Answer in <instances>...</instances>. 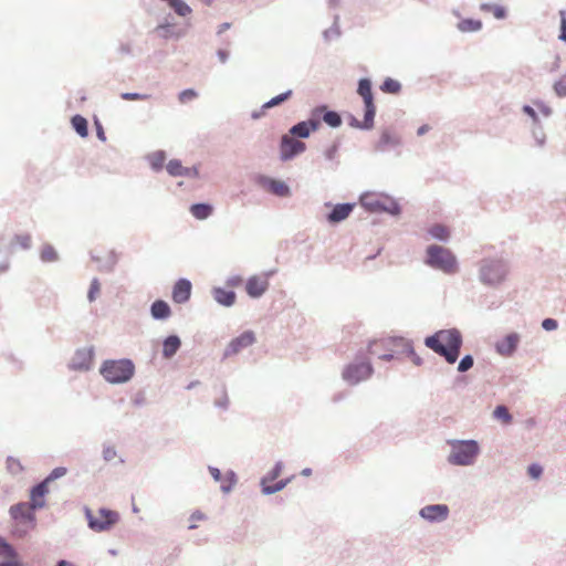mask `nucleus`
I'll return each mask as SVG.
<instances>
[{
    "instance_id": "obj_4",
    "label": "nucleus",
    "mask_w": 566,
    "mask_h": 566,
    "mask_svg": "<svg viewBox=\"0 0 566 566\" xmlns=\"http://www.w3.org/2000/svg\"><path fill=\"white\" fill-rule=\"evenodd\" d=\"M99 374L109 384H125L135 374V364L129 358L106 359L99 367Z\"/></svg>"
},
{
    "instance_id": "obj_55",
    "label": "nucleus",
    "mask_w": 566,
    "mask_h": 566,
    "mask_svg": "<svg viewBox=\"0 0 566 566\" xmlns=\"http://www.w3.org/2000/svg\"><path fill=\"white\" fill-rule=\"evenodd\" d=\"M560 18L558 40L566 43V10H559Z\"/></svg>"
},
{
    "instance_id": "obj_19",
    "label": "nucleus",
    "mask_w": 566,
    "mask_h": 566,
    "mask_svg": "<svg viewBox=\"0 0 566 566\" xmlns=\"http://www.w3.org/2000/svg\"><path fill=\"white\" fill-rule=\"evenodd\" d=\"M192 284L188 279H179L172 287V300L177 304H184L190 300Z\"/></svg>"
},
{
    "instance_id": "obj_54",
    "label": "nucleus",
    "mask_w": 566,
    "mask_h": 566,
    "mask_svg": "<svg viewBox=\"0 0 566 566\" xmlns=\"http://www.w3.org/2000/svg\"><path fill=\"white\" fill-rule=\"evenodd\" d=\"M7 468L12 474H19L23 471V467L20 461L13 457L7 458Z\"/></svg>"
},
{
    "instance_id": "obj_13",
    "label": "nucleus",
    "mask_w": 566,
    "mask_h": 566,
    "mask_svg": "<svg viewBox=\"0 0 566 566\" xmlns=\"http://www.w3.org/2000/svg\"><path fill=\"white\" fill-rule=\"evenodd\" d=\"M255 342V335L252 331H245L238 337L231 339L223 353V358H228L232 355L240 353L242 349L248 348Z\"/></svg>"
},
{
    "instance_id": "obj_36",
    "label": "nucleus",
    "mask_w": 566,
    "mask_h": 566,
    "mask_svg": "<svg viewBox=\"0 0 566 566\" xmlns=\"http://www.w3.org/2000/svg\"><path fill=\"white\" fill-rule=\"evenodd\" d=\"M339 14H334L332 27L323 32V38L326 42L333 39H338L342 35V31L339 28Z\"/></svg>"
},
{
    "instance_id": "obj_2",
    "label": "nucleus",
    "mask_w": 566,
    "mask_h": 566,
    "mask_svg": "<svg viewBox=\"0 0 566 566\" xmlns=\"http://www.w3.org/2000/svg\"><path fill=\"white\" fill-rule=\"evenodd\" d=\"M423 263L448 275L455 274L459 271L457 255L449 248L439 244L427 247Z\"/></svg>"
},
{
    "instance_id": "obj_56",
    "label": "nucleus",
    "mask_w": 566,
    "mask_h": 566,
    "mask_svg": "<svg viewBox=\"0 0 566 566\" xmlns=\"http://www.w3.org/2000/svg\"><path fill=\"white\" fill-rule=\"evenodd\" d=\"M543 467L539 463H532L527 467V474L533 480H538L543 474Z\"/></svg>"
},
{
    "instance_id": "obj_12",
    "label": "nucleus",
    "mask_w": 566,
    "mask_h": 566,
    "mask_svg": "<svg viewBox=\"0 0 566 566\" xmlns=\"http://www.w3.org/2000/svg\"><path fill=\"white\" fill-rule=\"evenodd\" d=\"M94 347H83L75 350L69 363V368L74 371H87L92 368Z\"/></svg>"
},
{
    "instance_id": "obj_59",
    "label": "nucleus",
    "mask_w": 566,
    "mask_h": 566,
    "mask_svg": "<svg viewBox=\"0 0 566 566\" xmlns=\"http://www.w3.org/2000/svg\"><path fill=\"white\" fill-rule=\"evenodd\" d=\"M522 112L527 115L528 117L532 118V122H533V125H539L541 120H539V117H538V114L537 112L534 109V107H532L531 105H523L522 107Z\"/></svg>"
},
{
    "instance_id": "obj_11",
    "label": "nucleus",
    "mask_w": 566,
    "mask_h": 566,
    "mask_svg": "<svg viewBox=\"0 0 566 566\" xmlns=\"http://www.w3.org/2000/svg\"><path fill=\"white\" fill-rule=\"evenodd\" d=\"M36 509H32L29 502H18L10 506L9 515L14 522L30 525V527L36 526Z\"/></svg>"
},
{
    "instance_id": "obj_20",
    "label": "nucleus",
    "mask_w": 566,
    "mask_h": 566,
    "mask_svg": "<svg viewBox=\"0 0 566 566\" xmlns=\"http://www.w3.org/2000/svg\"><path fill=\"white\" fill-rule=\"evenodd\" d=\"M49 493V486L46 482H39L30 489V501L32 509H43L45 506L44 496Z\"/></svg>"
},
{
    "instance_id": "obj_60",
    "label": "nucleus",
    "mask_w": 566,
    "mask_h": 566,
    "mask_svg": "<svg viewBox=\"0 0 566 566\" xmlns=\"http://www.w3.org/2000/svg\"><path fill=\"white\" fill-rule=\"evenodd\" d=\"M338 149H339V142L336 140L333 143V145H331L325 151H324V156L327 160L332 161L336 158V155L338 153Z\"/></svg>"
},
{
    "instance_id": "obj_22",
    "label": "nucleus",
    "mask_w": 566,
    "mask_h": 566,
    "mask_svg": "<svg viewBox=\"0 0 566 566\" xmlns=\"http://www.w3.org/2000/svg\"><path fill=\"white\" fill-rule=\"evenodd\" d=\"M375 116H376V113L369 112V114H368L367 109L364 108L363 120L357 119V117L354 116L353 114H348V116H347L348 125L356 129L370 130L374 128V125H375Z\"/></svg>"
},
{
    "instance_id": "obj_43",
    "label": "nucleus",
    "mask_w": 566,
    "mask_h": 566,
    "mask_svg": "<svg viewBox=\"0 0 566 566\" xmlns=\"http://www.w3.org/2000/svg\"><path fill=\"white\" fill-rule=\"evenodd\" d=\"M493 417L497 420H502L505 423L512 421L513 417L510 413L509 409L504 405H499L493 410Z\"/></svg>"
},
{
    "instance_id": "obj_15",
    "label": "nucleus",
    "mask_w": 566,
    "mask_h": 566,
    "mask_svg": "<svg viewBox=\"0 0 566 566\" xmlns=\"http://www.w3.org/2000/svg\"><path fill=\"white\" fill-rule=\"evenodd\" d=\"M402 145L400 135L394 133L390 128H384L380 133L378 142L375 144V150L386 153L390 149L398 148Z\"/></svg>"
},
{
    "instance_id": "obj_26",
    "label": "nucleus",
    "mask_w": 566,
    "mask_h": 566,
    "mask_svg": "<svg viewBox=\"0 0 566 566\" xmlns=\"http://www.w3.org/2000/svg\"><path fill=\"white\" fill-rule=\"evenodd\" d=\"M189 211L197 220H206L213 213V206L208 202H196L190 206Z\"/></svg>"
},
{
    "instance_id": "obj_37",
    "label": "nucleus",
    "mask_w": 566,
    "mask_h": 566,
    "mask_svg": "<svg viewBox=\"0 0 566 566\" xmlns=\"http://www.w3.org/2000/svg\"><path fill=\"white\" fill-rule=\"evenodd\" d=\"M429 234L441 242H448L450 238V232L447 227L443 224H434L429 229Z\"/></svg>"
},
{
    "instance_id": "obj_33",
    "label": "nucleus",
    "mask_w": 566,
    "mask_h": 566,
    "mask_svg": "<svg viewBox=\"0 0 566 566\" xmlns=\"http://www.w3.org/2000/svg\"><path fill=\"white\" fill-rule=\"evenodd\" d=\"M481 10L484 12H492L494 18L497 20H504L507 17V10L504 6L495 4V3H482Z\"/></svg>"
},
{
    "instance_id": "obj_63",
    "label": "nucleus",
    "mask_w": 566,
    "mask_h": 566,
    "mask_svg": "<svg viewBox=\"0 0 566 566\" xmlns=\"http://www.w3.org/2000/svg\"><path fill=\"white\" fill-rule=\"evenodd\" d=\"M214 406L222 410H227L229 408V398H228L226 388L222 389V397L219 399H216Z\"/></svg>"
},
{
    "instance_id": "obj_44",
    "label": "nucleus",
    "mask_w": 566,
    "mask_h": 566,
    "mask_svg": "<svg viewBox=\"0 0 566 566\" xmlns=\"http://www.w3.org/2000/svg\"><path fill=\"white\" fill-rule=\"evenodd\" d=\"M167 172L172 177H181L184 166L179 159H171L166 165Z\"/></svg>"
},
{
    "instance_id": "obj_39",
    "label": "nucleus",
    "mask_w": 566,
    "mask_h": 566,
    "mask_svg": "<svg viewBox=\"0 0 566 566\" xmlns=\"http://www.w3.org/2000/svg\"><path fill=\"white\" fill-rule=\"evenodd\" d=\"M292 94H293L292 90H287L283 93L272 97L271 99H269L268 102H265L263 104V109H269V108L281 105L282 103L286 102L292 96Z\"/></svg>"
},
{
    "instance_id": "obj_64",
    "label": "nucleus",
    "mask_w": 566,
    "mask_h": 566,
    "mask_svg": "<svg viewBox=\"0 0 566 566\" xmlns=\"http://www.w3.org/2000/svg\"><path fill=\"white\" fill-rule=\"evenodd\" d=\"M116 455H117V451L114 447L107 446V447L103 448V459L106 462L112 461L113 459L116 458Z\"/></svg>"
},
{
    "instance_id": "obj_31",
    "label": "nucleus",
    "mask_w": 566,
    "mask_h": 566,
    "mask_svg": "<svg viewBox=\"0 0 566 566\" xmlns=\"http://www.w3.org/2000/svg\"><path fill=\"white\" fill-rule=\"evenodd\" d=\"M457 27L458 30L463 33L478 32L482 29V21L478 19L467 18L462 19Z\"/></svg>"
},
{
    "instance_id": "obj_16",
    "label": "nucleus",
    "mask_w": 566,
    "mask_h": 566,
    "mask_svg": "<svg viewBox=\"0 0 566 566\" xmlns=\"http://www.w3.org/2000/svg\"><path fill=\"white\" fill-rule=\"evenodd\" d=\"M520 340L521 336L518 333H509L503 338L495 342V352L503 357H510L516 352Z\"/></svg>"
},
{
    "instance_id": "obj_52",
    "label": "nucleus",
    "mask_w": 566,
    "mask_h": 566,
    "mask_svg": "<svg viewBox=\"0 0 566 566\" xmlns=\"http://www.w3.org/2000/svg\"><path fill=\"white\" fill-rule=\"evenodd\" d=\"M15 526L12 528L11 533L12 535L23 538L28 535V533L33 530L34 527H30L28 524L15 522Z\"/></svg>"
},
{
    "instance_id": "obj_34",
    "label": "nucleus",
    "mask_w": 566,
    "mask_h": 566,
    "mask_svg": "<svg viewBox=\"0 0 566 566\" xmlns=\"http://www.w3.org/2000/svg\"><path fill=\"white\" fill-rule=\"evenodd\" d=\"M147 160L154 171H159L164 167L166 153L164 150L154 151L147 155Z\"/></svg>"
},
{
    "instance_id": "obj_61",
    "label": "nucleus",
    "mask_w": 566,
    "mask_h": 566,
    "mask_svg": "<svg viewBox=\"0 0 566 566\" xmlns=\"http://www.w3.org/2000/svg\"><path fill=\"white\" fill-rule=\"evenodd\" d=\"M541 325L542 328L546 332H552L558 328L557 319L551 317L544 318Z\"/></svg>"
},
{
    "instance_id": "obj_58",
    "label": "nucleus",
    "mask_w": 566,
    "mask_h": 566,
    "mask_svg": "<svg viewBox=\"0 0 566 566\" xmlns=\"http://www.w3.org/2000/svg\"><path fill=\"white\" fill-rule=\"evenodd\" d=\"M120 97L125 101H146L150 97L148 94H140L136 92L122 93Z\"/></svg>"
},
{
    "instance_id": "obj_35",
    "label": "nucleus",
    "mask_w": 566,
    "mask_h": 566,
    "mask_svg": "<svg viewBox=\"0 0 566 566\" xmlns=\"http://www.w3.org/2000/svg\"><path fill=\"white\" fill-rule=\"evenodd\" d=\"M291 482V478L282 479L275 482L272 485H269L268 483H260L261 491L264 495H272L280 491H282L289 483Z\"/></svg>"
},
{
    "instance_id": "obj_45",
    "label": "nucleus",
    "mask_w": 566,
    "mask_h": 566,
    "mask_svg": "<svg viewBox=\"0 0 566 566\" xmlns=\"http://www.w3.org/2000/svg\"><path fill=\"white\" fill-rule=\"evenodd\" d=\"M117 263V256L114 251H111L107 259L104 262H101L98 265V270L102 272H112Z\"/></svg>"
},
{
    "instance_id": "obj_62",
    "label": "nucleus",
    "mask_w": 566,
    "mask_h": 566,
    "mask_svg": "<svg viewBox=\"0 0 566 566\" xmlns=\"http://www.w3.org/2000/svg\"><path fill=\"white\" fill-rule=\"evenodd\" d=\"M534 105L545 117H549L553 114L552 107H549L546 103H544L541 99L534 101Z\"/></svg>"
},
{
    "instance_id": "obj_21",
    "label": "nucleus",
    "mask_w": 566,
    "mask_h": 566,
    "mask_svg": "<svg viewBox=\"0 0 566 566\" xmlns=\"http://www.w3.org/2000/svg\"><path fill=\"white\" fill-rule=\"evenodd\" d=\"M269 289L266 279L261 280L259 276H250L245 284L247 294L252 298H260Z\"/></svg>"
},
{
    "instance_id": "obj_18",
    "label": "nucleus",
    "mask_w": 566,
    "mask_h": 566,
    "mask_svg": "<svg viewBox=\"0 0 566 566\" xmlns=\"http://www.w3.org/2000/svg\"><path fill=\"white\" fill-rule=\"evenodd\" d=\"M355 203L344 202L336 203L332 207L331 211L326 214V220L331 224H337L346 220L353 212Z\"/></svg>"
},
{
    "instance_id": "obj_10",
    "label": "nucleus",
    "mask_w": 566,
    "mask_h": 566,
    "mask_svg": "<svg viewBox=\"0 0 566 566\" xmlns=\"http://www.w3.org/2000/svg\"><path fill=\"white\" fill-rule=\"evenodd\" d=\"M253 180L258 186L266 189L276 197L286 198L291 196V188L285 181L277 180L262 174H256Z\"/></svg>"
},
{
    "instance_id": "obj_7",
    "label": "nucleus",
    "mask_w": 566,
    "mask_h": 566,
    "mask_svg": "<svg viewBox=\"0 0 566 566\" xmlns=\"http://www.w3.org/2000/svg\"><path fill=\"white\" fill-rule=\"evenodd\" d=\"M84 512H85V517L87 520L88 527L92 531L98 532V533L108 531L119 520V515L117 512L106 509V507L99 509L98 512H99L101 517L94 516L92 511L87 506L84 507Z\"/></svg>"
},
{
    "instance_id": "obj_30",
    "label": "nucleus",
    "mask_w": 566,
    "mask_h": 566,
    "mask_svg": "<svg viewBox=\"0 0 566 566\" xmlns=\"http://www.w3.org/2000/svg\"><path fill=\"white\" fill-rule=\"evenodd\" d=\"M323 111H324V104L314 107L311 111L310 117L305 120L313 133L316 132L321 127V123L323 122V119H322Z\"/></svg>"
},
{
    "instance_id": "obj_28",
    "label": "nucleus",
    "mask_w": 566,
    "mask_h": 566,
    "mask_svg": "<svg viewBox=\"0 0 566 566\" xmlns=\"http://www.w3.org/2000/svg\"><path fill=\"white\" fill-rule=\"evenodd\" d=\"M313 132L311 130L310 126L305 120H301L296 124H294L290 129L289 134L291 137L295 139H305L311 136Z\"/></svg>"
},
{
    "instance_id": "obj_32",
    "label": "nucleus",
    "mask_w": 566,
    "mask_h": 566,
    "mask_svg": "<svg viewBox=\"0 0 566 566\" xmlns=\"http://www.w3.org/2000/svg\"><path fill=\"white\" fill-rule=\"evenodd\" d=\"M73 129L81 136L86 137L88 135V122L82 115H74L71 118Z\"/></svg>"
},
{
    "instance_id": "obj_50",
    "label": "nucleus",
    "mask_w": 566,
    "mask_h": 566,
    "mask_svg": "<svg viewBox=\"0 0 566 566\" xmlns=\"http://www.w3.org/2000/svg\"><path fill=\"white\" fill-rule=\"evenodd\" d=\"M474 365V358L472 355L468 354V355H464L459 364H458V371L459 373H467L468 370H470Z\"/></svg>"
},
{
    "instance_id": "obj_42",
    "label": "nucleus",
    "mask_w": 566,
    "mask_h": 566,
    "mask_svg": "<svg viewBox=\"0 0 566 566\" xmlns=\"http://www.w3.org/2000/svg\"><path fill=\"white\" fill-rule=\"evenodd\" d=\"M282 470H283V462L277 461L274 464V467L266 473V475L261 478L260 483H268L269 481L276 480L281 475Z\"/></svg>"
},
{
    "instance_id": "obj_23",
    "label": "nucleus",
    "mask_w": 566,
    "mask_h": 566,
    "mask_svg": "<svg viewBox=\"0 0 566 566\" xmlns=\"http://www.w3.org/2000/svg\"><path fill=\"white\" fill-rule=\"evenodd\" d=\"M212 296L218 304L224 307H231L237 300V294L233 290H227L220 286L212 289Z\"/></svg>"
},
{
    "instance_id": "obj_1",
    "label": "nucleus",
    "mask_w": 566,
    "mask_h": 566,
    "mask_svg": "<svg viewBox=\"0 0 566 566\" xmlns=\"http://www.w3.org/2000/svg\"><path fill=\"white\" fill-rule=\"evenodd\" d=\"M424 345L439 356L443 357L448 364H454L463 345L461 332L453 327L439 329L424 338Z\"/></svg>"
},
{
    "instance_id": "obj_57",
    "label": "nucleus",
    "mask_w": 566,
    "mask_h": 566,
    "mask_svg": "<svg viewBox=\"0 0 566 566\" xmlns=\"http://www.w3.org/2000/svg\"><path fill=\"white\" fill-rule=\"evenodd\" d=\"M197 96L198 93L193 88H186L179 93L178 99L180 103H188L195 99Z\"/></svg>"
},
{
    "instance_id": "obj_8",
    "label": "nucleus",
    "mask_w": 566,
    "mask_h": 566,
    "mask_svg": "<svg viewBox=\"0 0 566 566\" xmlns=\"http://www.w3.org/2000/svg\"><path fill=\"white\" fill-rule=\"evenodd\" d=\"M361 206L370 212L388 213L392 217H398L401 213V206L399 202L387 196L386 200L360 198Z\"/></svg>"
},
{
    "instance_id": "obj_38",
    "label": "nucleus",
    "mask_w": 566,
    "mask_h": 566,
    "mask_svg": "<svg viewBox=\"0 0 566 566\" xmlns=\"http://www.w3.org/2000/svg\"><path fill=\"white\" fill-rule=\"evenodd\" d=\"M40 259L44 263L56 262L59 254L53 245L45 243L41 249Z\"/></svg>"
},
{
    "instance_id": "obj_40",
    "label": "nucleus",
    "mask_w": 566,
    "mask_h": 566,
    "mask_svg": "<svg viewBox=\"0 0 566 566\" xmlns=\"http://www.w3.org/2000/svg\"><path fill=\"white\" fill-rule=\"evenodd\" d=\"M380 90L387 94H398L401 90V84L391 77H386L380 85Z\"/></svg>"
},
{
    "instance_id": "obj_27",
    "label": "nucleus",
    "mask_w": 566,
    "mask_h": 566,
    "mask_svg": "<svg viewBox=\"0 0 566 566\" xmlns=\"http://www.w3.org/2000/svg\"><path fill=\"white\" fill-rule=\"evenodd\" d=\"M155 31L161 36L163 39H180L185 35V31L182 30H176L175 25L169 22L160 23L156 27Z\"/></svg>"
},
{
    "instance_id": "obj_5",
    "label": "nucleus",
    "mask_w": 566,
    "mask_h": 566,
    "mask_svg": "<svg viewBox=\"0 0 566 566\" xmlns=\"http://www.w3.org/2000/svg\"><path fill=\"white\" fill-rule=\"evenodd\" d=\"M509 273V265L503 259H482L479 263V280L488 286L501 284Z\"/></svg>"
},
{
    "instance_id": "obj_49",
    "label": "nucleus",
    "mask_w": 566,
    "mask_h": 566,
    "mask_svg": "<svg viewBox=\"0 0 566 566\" xmlns=\"http://www.w3.org/2000/svg\"><path fill=\"white\" fill-rule=\"evenodd\" d=\"M553 91L558 97H566V73L553 84Z\"/></svg>"
},
{
    "instance_id": "obj_14",
    "label": "nucleus",
    "mask_w": 566,
    "mask_h": 566,
    "mask_svg": "<svg viewBox=\"0 0 566 566\" xmlns=\"http://www.w3.org/2000/svg\"><path fill=\"white\" fill-rule=\"evenodd\" d=\"M449 512L447 504H430L423 506L419 511V515L430 523H440L448 518Z\"/></svg>"
},
{
    "instance_id": "obj_53",
    "label": "nucleus",
    "mask_w": 566,
    "mask_h": 566,
    "mask_svg": "<svg viewBox=\"0 0 566 566\" xmlns=\"http://www.w3.org/2000/svg\"><path fill=\"white\" fill-rule=\"evenodd\" d=\"M227 480H228V483H223L221 484L220 489L223 493H229L233 486L235 485L237 483V474L234 471L230 470L227 472Z\"/></svg>"
},
{
    "instance_id": "obj_3",
    "label": "nucleus",
    "mask_w": 566,
    "mask_h": 566,
    "mask_svg": "<svg viewBox=\"0 0 566 566\" xmlns=\"http://www.w3.org/2000/svg\"><path fill=\"white\" fill-rule=\"evenodd\" d=\"M448 444L451 448L447 459L448 463L457 467H469L474 464L481 452L480 444L474 439H451L448 440Z\"/></svg>"
},
{
    "instance_id": "obj_51",
    "label": "nucleus",
    "mask_w": 566,
    "mask_h": 566,
    "mask_svg": "<svg viewBox=\"0 0 566 566\" xmlns=\"http://www.w3.org/2000/svg\"><path fill=\"white\" fill-rule=\"evenodd\" d=\"M532 135H533L536 144L539 147L544 146L545 140H546V135H545V133L543 130V127H542L541 123H539V125H533Z\"/></svg>"
},
{
    "instance_id": "obj_41",
    "label": "nucleus",
    "mask_w": 566,
    "mask_h": 566,
    "mask_svg": "<svg viewBox=\"0 0 566 566\" xmlns=\"http://www.w3.org/2000/svg\"><path fill=\"white\" fill-rule=\"evenodd\" d=\"M0 556L18 558V552L3 536L0 535Z\"/></svg>"
},
{
    "instance_id": "obj_6",
    "label": "nucleus",
    "mask_w": 566,
    "mask_h": 566,
    "mask_svg": "<svg viewBox=\"0 0 566 566\" xmlns=\"http://www.w3.org/2000/svg\"><path fill=\"white\" fill-rule=\"evenodd\" d=\"M373 373L374 368L370 360L358 354L352 363L344 367L342 378L348 385L356 386L359 382L369 379Z\"/></svg>"
},
{
    "instance_id": "obj_47",
    "label": "nucleus",
    "mask_w": 566,
    "mask_h": 566,
    "mask_svg": "<svg viewBox=\"0 0 566 566\" xmlns=\"http://www.w3.org/2000/svg\"><path fill=\"white\" fill-rule=\"evenodd\" d=\"M31 235L30 234H15L11 241V245L19 244L21 249L29 250L31 248Z\"/></svg>"
},
{
    "instance_id": "obj_17",
    "label": "nucleus",
    "mask_w": 566,
    "mask_h": 566,
    "mask_svg": "<svg viewBox=\"0 0 566 566\" xmlns=\"http://www.w3.org/2000/svg\"><path fill=\"white\" fill-rule=\"evenodd\" d=\"M357 94L363 98L364 108L367 112L376 113V105L374 101L373 83L368 77H363L358 81Z\"/></svg>"
},
{
    "instance_id": "obj_48",
    "label": "nucleus",
    "mask_w": 566,
    "mask_h": 566,
    "mask_svg": "<svg viewBox=\"0 0 566 566\" xmlns=\"http://www.w3.org/2000/svg\"><path fill=\"white\" fill-rule=\"evenodd\" d=\"M101 291V283L97 277H93L87 291V300L88 302H94Z\"/></svg>"
},
{
    "instance_id": "obj_25",
    "label": "nucleus",
    "mask_w": 566,
    "mask_h": 566,
    "mask_svg": "<svg viewBox=\"0 0 566 566\" xmlns=\"http://www.w3.org/2000/svg\"><path fill=\"white\" fill-rule=\"evenodd\" d=\"M181 347V339L178 335L171 334L163 342V357L170 359Z\"/></svg>"
},
{
    "instance_id": "obj_24",
    "label": "nucleus",
    "mask_w": 566,
    "mask_h": 566,
    "mask_svg": "<svg viewBox=\"0 0 566 566\" xmlns=\"http://www.w3.org/2000/svg\"><path fill=\"white\" fill-rule=\"evenodd\" d=\"M150 315L156 321H165L170 317V305L164 300H156L150 305Z\"/></svg>"
},
{
    "instance_id": "obj_46",
    "label": "nucleus",
    "mask_w": 566,
    "mask_h": 566,
    "mask_svg": "<svg viewBox=\"0 0 566 566\" xmlns=\"http://www.w3.org/2000/svg\"><path fill=\"white\" fill-rule=\"evenodd\" d=\"M67 473V469L64 467H56L54 468L42 481L46 482V485L62 476H64Z\"/></svg>"
},
{
    "instance_id": "obj_9",
    "label": "nucleus",
    "mask_w": 566,
    "mask_h": 566,
    "mask_svg": "<svg viewBox=\"0 0 566 566\" xmlns=\"http://www.w3.org/2000/svg\"><path fill=\"white\" fill-rule=\"evenodd\" d=\"M279 147L280 159L284 163L293 160L306 150V144L304 142L295 139L287 134L281 136Z\"/></svg>"
},
{
    "instance_id": "obj_29",
    "label": "nucleus",
    "mask_w": 566,
    "mask_h": 566,
    "mask_svg": "<svg viewBox=\"0 0 566 566\" xmlns=\"http://www.w3.org/2000/svg\"><path fill=\"white\" fill-rule=\"evenodd\" d=\"M323 122L332 128H338L342 123V116L338 112L329 109L327 105L324 104V111L322 114Z\"/></svg>"
}]
</instances>
